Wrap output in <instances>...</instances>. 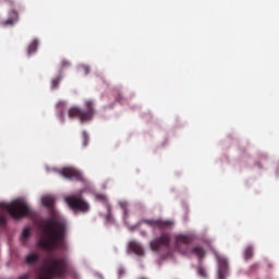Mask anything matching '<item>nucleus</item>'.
<instances>
[{
	"mask_svg": "<svg viewBox=\"0 0 279 279\" xmlns=\"http://www.w3.org/2000/svg\"><path fill=\"white\" fill-rule=\"evenodd\" d=\"M83 71H84L85 75H88V73H90V68H88L87 65H84Z\"/></svg>",
	"mask_w": 279,
	"mask_h": 279,
	"instance_id": "obj_25",
	"label": "nucleus"
},
{
	"mask_svg": "<svg viewBox=\"0 0 279 279\" xmlns=\"http://www.w3.org/2000/svg\"><path fill=\"white\" fill-rule=\"evenodd\" d=\"M226 274H228V260L219 259V270L218 279H226Z\"/></svg>",
	"mask_w": 279,
	"mask_h": 279,
	"instance_id": "obj_11",
	"label": "nucleus"
},
{
	"mask_svg": "<svg viewBox=\"0 0 279 279\" xmlns=\"http://www.w3.org/2000/svg\"><path fill=\"white\" fill-rule=\"evenodd\" d=\"M14 23H19V11H16V9H12L9 12V19L1 22V25L3 27H12V25H14Z\"/></svg>",
	"mask_w": 279,
	"mask_h": 279,
	"instance_id": "obj_8",
	"label": "nucleus"
},
{
	"mask_svg": "<svg viewBox=\"0 0 279 279\" xmlns=\"http://www.w3.org/2000/svg\"><path fill=\"white\" fill-rule=\"evenodd\" d=\"M9 5H14V0H4Z\"/></svg>",
	"mask_w": 279,
	"mask_h": 279,
	"instance_id": "obj_26",
	"label": "nucleus"
},
{
	"mask_svg": "<svg viewBox=\"0 0 279 279\" xmlns=\"http://www.w3.org/2000/svg\"><path fill=\"white\" fill-rule=\"evenodd\" d=\"M38 260H40V254H38V253H29L26 256L27 265H36V263H38Z\"/></svg>",
	"mask_w": 279,
	"mask_h": 279,
	"instance_id": "obj_13",
	"label": "nucleus"
},
{
	"mask_svg": "<svg viewBox=\"0 0 279 279\" xmlns=\"http://www.w3.org/2000/svg\"><path fill=\"white\" fill-rule=\"evenodd\" d=\"M68 206L72 210H81V213H88V203L77 195L68 196L65 198Z\"/></svg>",
	"mask_w": 279,
	"mask_h": 279,
	"instance_id": "obj_4",
	"label": "nucleus"
},
{
	"mask_svg": "<svg viewBox=\"0 0 279 279\" xmlns=\"http://www.w3.org/2000/svg\"><path fill=\"white\" fill-rule=\"evenodd\" d=\"M119 204H120L121 208H123L124 215H128V209H125V208H128V203H125V202H120Z\"/></svg>",
	"mask_w": 279,
	"mask_h": 279,
	"instance_id": "obj_23",
	"label": "nucleus"
},
{
	"mask_svg": "<svg viewBox=\"0 0 279 279\" xmlns=\"http://www.w3.org/2000/svg\"><path fill=\"white\" fill-rule=\"evenodd\" d=\"M31 234H32V231L29 230V228H25L23 230L22 236L23 239H29Z\"/></svg>",
	"mask_w": 279,
	"mask_h": 279,
	"instance_id": "obj_21",
	"label": "nucleus"
},
{
	"mask_svg": "<svg viewBox=\"0 0 279 279\" xmlns=\"http://www.w3.org/2000/svg\"><path fill=\"white\" fill-rule=\"evenodd\" d=\"M96 198L98 199V202H105L106 203V208H107V211H108L107 221H110V216L112 215V206H110V204H108V198L104 194L96 195Z\"/></svg>",
	"mask_w": 279,
	"mask_h": 279,
	"instance_id": "obj_12",
	"label": "nucleus"
},
{
	"mask_svg": "<svg viewBox=\"0 0 279 279\" xmlns=\"http://www.w3.org/2000/svg\"><path fill=\"white\" fill-rule=\"evenodd\" d=\"M141 234H142L143 236H145L147 233H146V232H144V231H142V232H141Z\"/></svg>",
	"mask_w": 279,
	"mask_h": 279,
	"instance_id": "obj_28",
	"label": "nucleus"
},
{
	"mask_svg": "<svg viewBox=\"0 0 279 279\" xmlns=\"http://www.w3.org/2000/svg\"><path fill=\"white\" fill-rule=\"evenodd\" d=\"M171 243V234L162 233L159 238L150 242V250L153 252H160V247H169Z\"/></svg>",
	"mask_w": 279,
	"mask_h": 279,
	"instance_id": "obj_6",
	"label": "nucleus"
},
{
	"mask_svg": "<svg viewBox=\"0 0 279 279\" xmlns=\"http://www.w3.org/2000/svg\"><path fill=\"white\" fill-rule=\"evenodd\" d=\"M85 108L86 109H81L80 107L70 108L69 118L78 119L81 123H88L92 119L95 118V105L93 100H86Z\"/></svg>",
	"mask_w": 279,
	"mask_h": 279,
	"instance_id": "obj_3",
	"label": "nucleus"
},
{
	"mask_svg": "<svg viewBox=\"0 0 279 279\" xmlns=\"http://www.w3.org/2000/svg\"><path fill=\"white\" fill-rule=\"evenodd\" d=\"M88 146V133L86 131L83 132V147Z\"/></svg>",
	"mask_w": 279,
	"mask_h": 279,
	"instance_id": "obj_20",
	"label": "nucleus"
},
{
	"mask_svg": "<svg viewBox=\"0 0 279 279\" xmlns=\"http://www.w3.org/2000/svg\"><path fill=\"white\" fill-rule=\"evenodd\" d=\"M129 250L133 252V254H136V256H145V250L143 248V245L136 241H131L129 243Z\"/></svg>",
	"mask_w": 279,
	"mask_h": 279,
	"instance_id": "obj_10",
	"label": "nucleus"
},
{
	"mask_svg": "<svg viewBox=\"0 0 279 279\" xmlns=\"http://www.w3.org/2000/svg\"><path fill=\"white\" fill-rule=\"evenodd\" d=\"M43 205L46 206V208H53V205L56 204V198L53 196L47 195L41 198Z\"/></svg>",
	"mask_w": 279,
	"mask_h": 279,
	"instance_id": "obj_14",
	"label": "nucleus"
},
{
	"mask_svg": "<svg viewBox=\"0 0 279 279\" xmlns=\"http://www.w3.org/2000/svg\"><path fill=\"white\" fill-rule=\"evenodd\" d=\"M66 234H69V222L66 219L53 216L45 221L38 245L41 250H46V252H53V250L64 252L69 248Z\"/></svg>",
	"mask_w": 279,
	"mask_h": 279,
	"instance_id": "obj_1",
	"label": "nucleus"
},
{
	"mask_svg": "<svg viewBox=\"0 0 279 279\" xmlns=\"http://www.w3.org/2000/svg\"><path fill=\"white\" fill-rule=\"evenodd\" d=\"M66 66H71V63L69 61L63 60L62 61V69H66Z\"/></svg>",
	"mask_w": 279,
	"mask_h": 279,
	"instance_id": "obj_24",
	"label": "nucleus"
},
{
	"mask_svg": "<svg viewBox=\"0 0 279 279\" xmlns=\"http://www.w3.org/2000/svg\"><path fill=\"white\" fill-rule=\"evenodd\" d=\"M1 210H8L13 219H25V217H34V210L25 203V201H13L12 203H0Z\"/></svg>",
	"mask_w": 279,
	"mask_h": 279,
	"instance_id": "obj_2",
	"label": "nucleus"
},
{
	"mask_svg": "<svg viewBox=\"0 0 279 279\" xmlns=\"http://www.w3.org/2000/svg\"><path fill=\"white\" fill-rule=\"evenodd\" d=\"M197 271H198V276H201L202 278L208 277V275L206 274V269L199 267Z\"/></svg>",
	"mask_w": 279,
	"mask_h": 279,
	"instance_id": "obj_22",
	"label": "nucleus"
},
{
	"mask_svg": "<svg viewBox=\"0 0 279 279\" xmlns=\"http://www.w3.org/2000/svg\"><path fill=\"white\" fill-rule=\"evenodd\" d=\"M60 82H62V76H61V75L54 77V78L52 80V82H51V88H52V89L58 88V86H60Z\"/></svg>",
	"mask_w": 279,
	"mask_h": 279,
	"instance_id": "obj_18",
	"label": "nucleus"
},
{
	"mask_svg": "<svg viewBox=\"0 0 279 279\" xmlns=\"http://www.w3.org/2000/svg\"><path fill=\"white\" fill-rule=\"evenodd\" d=\"M193 236L186 234H179L175 236V247L180 250V245H191Z\"/></svg>",
	"mask_w": 279,
	"mask_h": 279,
	"instance_id": "obj_9",
	"label": "nucleus"
},
{
	"mask_svg": "<svg viewBox=\"0 0 279 279\" xmlns=\"http://www.w3.org/2000/svg\"><path fill=\"white\" fill-rule=\"evenodd\" d=\"M254 257V248L252 246H246L244 250V258L245 260H250Z\"/></svg>",
	"mask_w": 279,
	"mask_h": 279,
	"instance_id": "obj_17",
	"label": "nucleus"
},
{
	"mask_svg": "<svg viewBox=\"0 0 279 279\" xmlns=\"http://www.w3.org/2000/svg\"><path fill=\"white\" fill-rule=\"evenodd\" d=\"M141 223H146V226H149L154 230H171L173 228V221L171 220H160V219H144L140 221Z\"/></svg>",
	"mask_w": 279,
	"mask_h": 279,
	"instance_id": "obj_5",
	"label": "nucleus"
},
{
	"mask_svg": "<svg viewBox=\"0 0 279 279\" xmlns=\"http://www.w3.org/2000/svg\"><path fill=\"white\" fill-rule=\"evenodd\" d=\"M190 252L191 254H194V256H197L199 259L206 256V250H204L202 246H194Z\"/></svg>",
	"mask_w": 279,
	"mask_h": 279,
	"instance_id": "obj_15",
	"label": "nucleus"
},
{
	"mask_svg": "<svg viewBox=\"0 0 279 279\" xmlns=\"http://www.w3.org/2000/svg\"><path fill=\"white\" fill-rule=\"evenodd\" d=\"M8 223V214L0 213V226H5Z\"/></svg>",
	"mask_w": 279,
	"mask_h": 279,
	"instance_id": "obj_19",
	"label": "nucleus"
},
{
	"mask_svg": "<svg viewBox=\"0 0 279 279\" xmlns=\"http://www.w3.org/2000/svg\"><path fill=\"white\" fill-rule=\"evenodd\" d=\"M61 175L68 180H82V173L74 168H63L61 170Z\"/></svg>",
	"mask_w": 279,
	"mask_h": 279,
	"instance_id": "obj_7",
	"label": "nucleus"
},
{
	"mask_svg": "<svg viewBox=\"0 0 279 279\" xmlns=\"http://www.w3.org/2000/svg\"><path fill=\"white\" fill-rule=\"evenodd\" d=\"M183 254H189V251H184Z\"/></svg>",
	"mask_w": 279,
	"mask_h": 279,
	"instance_id": "obj_29",
	"label": "nucleus"
},
{
	"mask_svg": "<svg viewBox=\"0 0 279 279\" xmlns=\"http://www.w3.org/2000/svg\"><path fill=\"white\" fill-rule=\"evenodd\" d=\"M19 279H29V275H23Z\"/></svg>",
	"mask_w": 279,
	"mask_h": 279,
	"instance_id": "obj_27",
	"label": "nucleus"
},
{
	"mask_svg": "<svg viewBox=\"0 0 279 279\" xmlns=\"http://www.w3.org/2000/svg\"><path fill=\"white\" fill-rule=\"evenodd\" d=\"M36 51H38V40L34 39L28 46L27 54L33 56V53H36Z\"/></svg>",
	"mask_w": 279,
	"mask_h": 279,
	"instance_id": "obj_16",
	"label": "nucleus"
}]
</instances>
